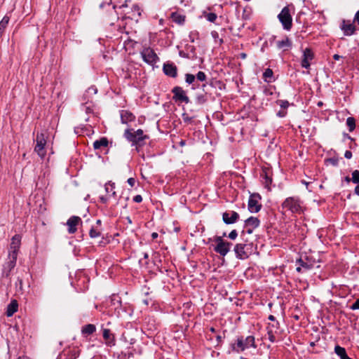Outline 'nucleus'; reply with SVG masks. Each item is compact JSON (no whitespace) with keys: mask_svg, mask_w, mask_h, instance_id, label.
Here are the masks:
<instances>
[{"mask_svg":"<svg viewBox=\"0 0 359 359\" xmlns=\"http://www.w3.org/2000/svg\"><path fill=\"white\" fill-rule=\"evenodd\" d=\"M128 222L129 223H131V220L130 219V218H129V217H128Z\"/></svg>","mask_w":359,"mask_h":359,"instance_id":"nucleus-62","label":"nucleus"},{"mask_svg":"<svg viewBox=\"0 0 359 359\" xmlns=\"http://www.w3.org/2000/svg\"><path fill=\"white\" fill-rule=\"evenodd\" d=\"M21 244V236L18 234L15 235L11 238L9 252H15L18 255Z\"/></svg>","mask_w":359,"mask_h":359,"instance_id":"nucleus-16","label":"nucleus"},{"mask_svg":"<svg viewBox=\"0 0 359 359\" xmlns=\"http://www.w3.org/2000/svg\"><path fill=\"white\" fill-rule=\"evenodd\" d=\"M141 55L143 60L149 65L155 64L158 59L157 55L151 48H144L141 52Z\"/></svg>","mask_w":359,"mask_h":359,"instance_id":"nucleus-9","label":"nucleus"},{"mask_svg":"<svg viewBox=\"0 0 359 359\" xmlns=\"http://www.w3.org/2000/svg\"><path fill=\"white\" fill-rule=\"evenodd\" d=\"M252 247L247 243H238L234 247V252L236 257L240 259H244L249 257L251 253Z\"/></svg>","mask_w":359,"mask_h":359,"instance_id":"nucleus-6","label":"nucleus"},{"mask_svg":"<svg viewBox=\"0 0 359 359\" xmlns=\"http://www.w3.org/2000/svg\"><path fill=\"white\" fill-rule=\"evenodd\" d=\"M172 92L173 93V99L175 101H180L181 102L189 103V98L187 96L185 91L179 86L175 87Z\"/></svg>","mask_w":359,"mask_h":359,"instance_id":"nucleus-11","label":"nucleus"},{"mask_svg":"<svg viewBox=\"0 0 359 359\" xmlns=\"http://www.w3.org/2000/svg\"><path fill=\"white\" fill-rule=\"evenodd\" d=\"M283 212L289 211L292 214L300 215L304 212L303 201L299 197L290 196L286 198L281 204Z\"/></svg>","mask_w":359,"mask_h":359,"instance_id":"nucleus-1","label":"nucleus"},{"mask_svg":"<svg viewBox=\"0 0 359 359\" xmlns=\"http://www.w3.org/2000/svg\"><path fill=\"white\" fill-rule=\"evenodd\" d=\"M144 257L145 259L148 258V254H147V253H144Z\"/></svg>","mask_w":359,"mask_h":359,"instance_id":"nucleus-58","label":"nucleus"},{"mask_svg":"<svg viewBox=\"0 0 359 359\" xmlns=\"http://www.w3.org/2000/svg\"><path fill=\"white\" fill-rule=\"evenodd\" d=\"M205 17L209 22H214L217 20V15L214 13H208L205 14Z\"/></svg>","mask_w":359,"mask_h":359,"instance_id":"nucleus-32","label":"nucleus"},{"mask_svg":"<svg viewBox=\"0 0 359 359\" xmlns=\"http://www.w3.org/2000/svg\"><path fill=\"white\" fill-rule=\"evenodd\" d=\"M18 359H26L25 358H22V357H19Z\"/></svg>","mask_w":359,"mask_h":359,"instance_id":"nucleus-64","label":"nucleus"},{"mask_svg":"<svg viewBox=\"0 0 359 359\" xmlns=\"http://www.w3.org/2000/svg\"><path fill=\"white\" fill-rule=\"evenodd\" d=\"M341 57L340 55H337V54H335L333 55V58L335 60H339V58Z\"/></svg>","mask_w":359,"mask_h":359,"instance_id":"nucleus-55","label":"nucleus"},{"mask_svg":"<svg viewBox=\"0 0 359 359\" xmlns=\"http://www.w3.org/2000/svg\"><path fill=\"white\" fill-rule=\"evenodd\" d=\"M88 102H86V104L83 106V108L82 109L86 111V114H90L93 112V105L90 104H88Z\"/></svg>","mask_w":359,"mask_h":359,"instance_id":"nucleus-35","label":"nucleus"},{"mask_svg":"<svg viewBox=\"0 0 359 359\" xmlns=\"http://www.w3.org/2000/svg\"><path fill=\"white\" fill-rule=\"evenodd\" d=\"M196 78L200 81H204L206 79V75L203 72H198Z\"/></svg>","mask_w":359,"mask_h":359,"instance_id":"nucleus-39","label":"nucleus"},{"mask_svg":"<svg viewBox=\"0 0 359 359\" xmlns=\"http://www.w3.org/2000/svg\"><path fill=\"white\" fill-rule=\"evenodd\" d=\"M272 182V180L271 178H270L267 175L266 173L264 174V186L265 187L269 189V186L270 184H271Z\"/></svg>","mask_w":359,"mask_h":359,"instance_id":"nucleus-40","label":"nucleus"},{"mask_svg":"<svg viewBox=\"0 0 359 359\" xmlns=\"http://www.w3.org/2000/svg\"><path fill=\"white\" fill-rule=\"evenodd\" d=\"M279 21L281 22L283 28L290 30L292 25V18L288 6H285L278 15Z\"/></svg>","mask_w":359,"mask_h":359,"instance_id":"nucleus-3","label":"nucleus"},{"mask_svg":"<svg viewBox=\"0 0 359 359\" xmlns=\"http://www.w3.org/2000/svg\"><path fill=\"white\" fill-rule=\"evenodd\" d=\"M313 58V53L310 48H306L303 52V57L302 60V67L309 69L310 67V61Z\"/></svg>","mask_w":359,"mask_h":359,"instance_id":"nucleus-14","label":"nucleus"},{"mask_svg":"<svg viewBox=\"0 0 359 359\" xmlns=\"http://www.w3.org/2000/svg\"><path fill=\"white\" fill-rule=\"evenodd\" d=\"M90 236L93 238H97L100 236V232L94 228H92L89 232Z\"/></svg>","mask_w":359,"mask_h":359,"instance_id":"nucleus-36","label":"nucleus"},{"mask_svg":"<svg viewBox=\"0 0 359 359\" xmlns=\"http://www.w3.org/2000/svg\"><path fill=\"white\" fill-rule=\"evenodd\" d=\"M128 184L131 187H133L135 184V179L133 178V177H130L129 179H128L127 180Z\"/></svg>","mask_w":359,"mask_h":359,"instance_id":"nucleus-44","label":"nucleus"},{"mask_svg":"<svg viewBox=\"0 0 359 359\" xmlns=\"http://www.w3.org/2000/svg\"><path fill=\"white\" fill-rule=\"evenodd\" d=\"M291 45L292 43L287 37L276 42V46L279 49L287 50Z\"/></svg>","mask_w":359,"mask_h":359,"instance_id":"nucleus-22","label":"nucleus"},{"mask_svg":"<svg viewBox=\"0 0 359 359\" xmlns=\"http://www.w3.org/2000/svg\"><path fill=\"white\" fill-rule=\"evenodd\" d=\"M263 76L266 80L267 79H271L273 76V71L271 69L268 68L264 72Z\"/></svg>","mask_w":359,"mask_h":359,"instance_id":"nucleus-38","label":"nucleus"},{"mask_svg":"<svg viewBox=\"0 0 359 359\" xmlns=\"http://www.w3.org/2000/svg\"><path fill=\"white\" fill-rule=\"evenodd\" d=\"M341 28L346 36H351L353 34L355 31V27L353 24L350 22L346 23L345 21H343Z\"/></svg>","mask_w":359,"mask_h":359,"instance_id":"nucleus-18","label":"nucleus"},{"mask_svg":"<svg viewBox=\"0 0 359 359\" xmlns=\"http://www.w3.org/2000/svg\"><path fill=\"white\" fill-rule=\"evenodd\" d=\"M344 157L347 159H350L352 157V153L350 151H346L344 154Z\"/></svg>","mask_w":359,"mask_h":359,"instance_id":"nucleus-46","label":"nucleus"},{"mask_svg":"<svg viewBox=\"0 0 359 359\" xmlns=\"http://www.w3.org/2000/svg\"><path fill=\"white\" fill-rule=\"evenodd\" d=\"M46 144V138L43 133H38L36 137V146L34 151L41 158H43L46 154L45 146Z\"/></svg>","mask_w":359,"mask_h":359,"instance_id":"nucleus-5","label":"nucleus"},{"mask_svg":"<svg viewBox=\"0 0 359 359\" xmlns=\"http://www.w3.org/2000/svg\"><path fill=\"white\" fill-rule=\"evenodd\" d=\"M132 14L129 16L132 20L137 21V18L141 15V9L138 5L134 4L131 8Z\"/></svg>","mask_w":359,"mask_h":359,"instance_id":"nucleus-24","label":"nucleus"},{"mask_svg":"<svg viewBox=\"0 0 359 359\" xmlns=\"http://www.w3.org/2000/svg\"><path fill=\"white\" fill-rule=\"evenodd\" d=\"M269 319L270 320H274L275 318H274V316H273L270 315V316H269Z\"/></svg>","mask_w":359,"mask_h":359,"instance_id":"nucleus-56","label":"nucleus"},{"mask_svg":"<svg viewBox=\"0 0 359 359\" xmlns=\"http://www.w3.org/2000/svg\"><path fill=\"white\" fill-rule=\"evenodd\" d=\"M345 180L349 182L351 180V179H350L348 177H346Z\"/></svg>","mask_w":359,"mask_h":359,"instance_id":"nucleus-57","label":"nucleus"},{"mask_svg":"<svg viewBox=\"0 0 359 359\" xmlns=\"http://www.w3.org/2000/svg\"><path fill=\"white\" fill-rule=\"evenodd\" d=\"M121 119L123 123H128L135 119V116L127 110H122L121 111Z\"/></svg>","mask_w":359,"mask_h":359,"instance_id":"nucleus-19","label":"nucleus"},{"mask_svg":"<svg viewBox=\"0 0 359 359\" xmlns=\"http://www.w3.org/2000/svg\"><path fill=\"white\" fill-rule=\"evenodd\" d=\"M351 181L355 184L359 183V170H355L352 172Z\"/></svg>","mask_w":359,"mask_h":359,"instance_id":"nucleus-33","label":"nucleus"},{"mask_svg":"<svg viewBox=\"0 0 359 359\" xmlns=\"http://www.w3.org/2000/svg\"><path fill=\"white\" fill-rule=\"evenodd\" d=\"M111 332L109 329H104L103 330V338L107 340V344H111Z\"/></svg>","mask_w":359,"mask_h":359,"instance_id":"nucleus-31","label":"nucleus"},{"mask_svg":"<svg viewBox=\"0 0 359 359\" xmlns=\"http://www.w3.org/2000/svg\"><path fill=\"white\" fill-rule=\"evenodd\" d=\"M239 218V215L234 211L225 212L222 215V219L226 224L235 223Z\"/></svg>","mask_w":359,"mask_h":359,"instance_id":"nucleus-15","label":"nucleus"},{"mask_svg":"<svg viewBox=\"0 0 359 359\" xmlns=\"http://www.w3.org/2000/svg\"><path fill=\"white\" fill-rule=\"evenodd\" d=\"M351 309L352 310H357L359 309V299H357L351 306Z\"/></svg>","mask_w":359,"mask_h":359,"instance_id":"nucleus-43","label":"nucleus"},{"mask_svg":"<svg viewBox=\"0 0 359 359\" xmlns=\"http://www.w3.org/2000/svg\"><path fill=\"white\" fill-rule=\"evenodd\" d=\"M297 271H299V272H300V271H301V268H300V267H297Z\"/></svg>","mask_w":359,"mask_h":359,"instance_id":"nucleus-60","label":"nucleus"},{"mask_svg":"<svg viewBox=\"0 0 359 359\" xmlns=\"http://www.w3.org/2000/svg\"><path fill=\"white\" fill-rule=\"evenodd\" d=\"M237 236L238 233L236 230H232L229 234V238L231 240H234L236 238Z\"/></svg>","mask_w":359,"mask_h":359,"instance_id":"nucleus-42","label":"nucleus"},{"mask_svg":"<svg viewBox=\"0 0 359 359\" xmlns=\"http://www.w3.org/2000/svg\"><path fill=\"white\" fill-rule=\"evenodd\" d=\"M277 104L283 109H286L290 105L288 101L283 100H278Z\"/></svg>","mask_w":359,"mask_h":359,"instance_id":"nucleus-37","label":"nucleus"},{"mask_svg":"<svg viewBox=\"0 0 359 359\" xmlns=\"http://www.w3.org/2000/svg\"><path fill=\"white\" fill-rule=\"evenodd\" d=\"M171 18L173 22L180 25L184 23L185 20V16L180 15L177 13H172Z\"/></svg>","mask_w":359,"mask_h":359,"instance_id":"nucleus-27","label":"nucleus"},{"mask_svg":"<svg viewBox=\"0 0 359 359\" xmlns=\"http://www.w3.org/2000/svg\"><path fill=\"white\" fill-rule=\"evenodd\" d=\"M210 331L213 332H215V329L213 327H211Z\"/></svg>","mask_w":359,"mask_h":359,"instance_id":"nucleus-61","label":"nucleus"},{"mask_svg":"<svg viewBox=\"0 0 359 359\" xmlns=\"http://www.w3.org/2000/svg\"><path fill=\"white\" fill-rule=\"evenodd\" d=\"M64 353L67 355L66 359H76L80 354L79 350L76 348L69 349L68 351L65 350Z\"/></svg>","mask_w":359,"mask_h":359,"instance_id":"nucleus-23","label":"nucleus"},{"mask_svg":"<svg viewBox=\"0 0 359 359\" xmlns=\"http://www.w3.org/2000/svg\"><path fill=\"white\" fill-rule=\"evenodd\" d=\"M302 183H303V184H306V186H308V185H309V183H308V182H305V181H302Z\"/></svg>","mask_w":359,"mask_h":359,"instance_id":"nucleus-59","label":"nucleus"},{"mask_svg":"<svg viewBox=\"0 0 359 359\" xmlns=\"http://www.w3.org/2000/svg\"><path fill=\"white\" fill-rule=\"evenodd\" d=\"M107 146L108 140L106 137H102L101 139L93 142V148L95 149H99L101 147H107Z\"/></svg>","mask_w":359,"mask_h":359,"instance_id":"nucleus-26","label":"nucleus"},{"mask_svg":"<svg viewBox=\"0 0 359 359\" xmlns=\"http://www.w3.org/2000/svg\"><path fill=\"white\" fill-rule=\"evenodd\" d=\"M299 262L302 263V264H301V266H302V267H304V268H306V269H309V266H308L306 263H304V262H302L301 259H299Z\"/></svg>","mask_w":359,"mask_h":359,"instance_id":"nucleus-51","label":"nucleus"},{"mask_svg":"<svg viewBox=\"0 0 359 359\" xmlns=\"http://www.w3.org/2000/svg\"><path fill=\"white\" fill-rule=\"evenodd\" d=\"M163 69L167 76L172 78H175L177 76V67L172 63L164 64Z\"/></svg>","mask_w":359,"mask_h":359,"instance_id":"nucleus-17","label":"nucleus"},{"mask_svg":"<svg viewBox=\"0 0 359 359\" xmlns=\"http://www.w3.org/2000/svg\"><path fill=\"white\" fill-rule=\"evenodd\" d=\"M261 196L259 194H252L248 201V210L251 212H257L260 210L262 205L260 203Z\"/></svg>","mask_w":359,"mask_h":359,"instance_id":"nucleus-8","label":"nucleus"},{"mask_svg":"<svg viewBox=\"0 0 359 359\" xmlns=\"http://www.w3.org/2000/svg\"><path fill=\"white\" fill-rule=\"evenodd\" d=\"M104 189L107 194V196H100V200L102 203H106L111 197H116L115 184L111 181L107 182L104 185Z\"/></svg>","mask_w":359,"mask_h":359,"instance_id":"nucleus-10","label":"nucleus"},{"mask_svg":"<svg viewBox=\"0 0 359 359\" xmlns=\"http://www.w3.org/2000/svg\"><path fill=\"white\" fill-rule=\"evenodd\" d=\"M18 255L15 252H8L9 262L7 263L8 271H11L16 264Z\"/></svg>","mask_w":359,"mask_h":359,"instance_id":"nucleus-21","label":"nucleus"},{"mask_svg":"<svg viewBox=\"0 0 359 359\" xmlns=\"http://www.w3.org/2000/svg\"><path fill=\"white\" fill-rule=\"evenodd\" d=\"M286 114V112L280 111L277 115L280 117H284Z\"/></svg>","mask_w":359,"mask_h":359,"instance_id":"nucleus-49","label":"nucleus"},{"mask_svg":"<svg viewBox=\"0 0 359 359\" xmlns=\"http://www.w3.org/2000/svg\"><path fill=\"white\" fill-rule=\"evenodd\" d=\"M355 193L358 196H359V184H358L355 188Z\"/></svg>","mask_w":359,"mask_h":359,"instance_id":"nucleus-53","label":"nucleus"},{"mask_svg":"<svg viewBox=\"0 0 359 359\" xmlns=\"http://www.w3.org/2000/svg\"><path fill=\"white\" fill-rule=\"evenodd\" d=\"M260 222L257 217H250L245 221V225L246 228V233L251 234L254 229L259 226Z\"/></svg>","mask_w":359,"mask_h":359,"instance_id":"nucleus-12","label":"nucleus"},{"mask_svg":"<svg viewBox=\"0 0 359 359\" xmlns=\"http://www.w3.org/2000/svg\"><path fill=\"white\" fill-rule=\"evenodd\" d=\"M158 236V233H157L156 232H153V233H151V238H152L153 239H156V238H157Z\"/></svg>","mask_w":359,"mask_h":359,"instance_id":"nucleus-52","label":"nucleus"},{"mask_svg":"<svg viewBox=\"0 0 359 359\" xmlns=\"http://www.w3.org/2000/svg\"><path fill=\"white\" fill-rule=\"evenodd\" d=\"M96 330V327L93 324H88L82 327L81 332L83 334H91Z\"/></svg>","mask_w":359,"mask_h":359,"instance_id":"nucleus-28","label":"nucleus"},{"mask_svg":"<svg viewBox=\"0 0 359 359\" xmlns=\"http://www.w3.org/2000/svg\"><path fill=\"white\" fill-rule=\"evenodd\" d=\"M196 76L191 74H185V81L188 84H191L195 81Z\"/></svg>","mask_w":359,"mask_h":359,"instance_id":"nucleus-34","label":"nucleus"},{"mask_svg":"<svg viewBox=\"0 0 359 359\" xmlns=\"http://www.w3.org/2000/svg\"><path fill=\"white\" fill-rule=\"evenodd\" d=\"M18 302L15 299L12 300L11 303L7 306L6 316L8 317L12 316L18 311Z\"/></svg>","mask_w":359,"mask_h":359,"instance_id":"nucleus-20","label":"nucleus"},{"mask_svg":"<svg viewBox=\"0 0 359 359\" xmlns=\"http://www.w3.org/2000/svg\"><path fill=\"white\" fill-rule=\"evenodd\" d=\"M81 222L79 217L72 216L67 222V226H68V232L69 233H74L77 230L78 224Z\"/></svg>","mask_w":359,"mask_h":359,"instance_id":"nucleus-13","label":"nucleus"},{"mask_svg":"<svg viewBox=\"0 0 359 359\" xmlns=\"http://www.w3.org/2000/svg\"><path fill=\"white\" fill-rule=\"evenodd\" d=\"M197 100L199 103H203L205 101L203 95L198 96Z\"/></svg>","mask_w":359,"mask_h":359,"instance_id":"nucleus-47","label":"nucleus"},{"mask_svg":"<svg viewBox=\"0 0 359 359\" xmlns=\"http://www.w3.org/2000/svg\"><path fill=\"white\" fill-rule=\"evenodd\" d=\"M334 352L341 359H352L347 355L345 348L340 346H335Z\"/></svg>","mask_w":359,"mask_h":359,"instance_id":"nucleus-25","label":"nucleus"},{"mask_svg":"<svg viewBox=\"0 0 359 359\" xmlns=\"http://www.w3.org/2000/svg\"><path fill=\"white\" fill-rule=\"evenodd\" d=\"M251 347H256L255 337L253 336H248L245 338L243 337H238L236 343L232 345L233 351L237 353L244 351Z\"/></svg>","mask_w":359,"mask_h":359,"instance_id":"nucleus-2","label":"nucleus"},{"mask_svg":"<svg viewBox=\"0 0 359 359\" xmlns=\"http://www.w3.org/2000/svg\"><path fill=\"white\" fill-rule=\"evenodd\" d=\"M93 93V94H96L97 93V89L95 88V87H90L89 88L86 93L83 95V100H86V97L87 96V94H89V93Z\"/></svg>","mask_w":359,"mask_h":359,"instance_id":"nucleus-41","label":"nucleus"},{"mask_svg":"<svg viewBox=\"0 0 359 359\" xmlns=\"http://www.w3.org/2000/svg\"><path fill=\"white\" fill-rule=\"evenodd\" d=\"M125 137L133 144H138L141 141L147 138V135H144V132L141 129L132 132V130L127 129L124 133Z\"/></svg>","mask_w":359,"mask_h":359,"instance_id":"nucleus-4","label":"nucleus"},{"mask_svg":"<svg viewBox=\"0 0 359 359\" xmlns=\"http://www.w3.org/2000/svg\"><path fill=\"white\" fill-rule=\"evenodd\" d=\"M268 334H269V340L273 342L275 341L274 335L271 333V332H269Z\"/></svg>","mask_w":359,"mask_h":359,"instance_id":"nucleus-48","label":"nucleus"},{"mask_svg":"<svg viewBox=\"0 0 359 359\" xmlns=\"http://www.w3.org/2000/svg\"><path fill=\"white\" fill-rule=\"evenodd\" d=\"M97 224H100V223H101V221H100V219H98V220L97 221Z\"/></svg>","mask_w":359,"mask_h":359,"instance_id":"nucleus-63","label":"nucleus"},{"mask_svg":"<svg viewBox=\"0 0 359 359\" xmlns=\"http://www.w3.org/2000/svg\"><path fill=\"white\" fill-rule=\"evenodd\" d=\"M9 22V18L8 16H4L1 21L0 22V35L2 34L4 32L5 28L6 27L7 25Z\"/></svg>","mask_w":359,"mask_h":359,"instance_id":"nucleus-30","label":"nucleus"},{"mask_svg":"<svg viewBox=\"0 0 359 359\" xmlns=\"http://www.w3.org/2000/svg\"><path fill=\"white\" fill-rule=\"evenodd\" d=\"M346 125L348 127V130L352 132L355 128V121L353 117H348L346 119Z\"/></svg>","mask_w":359,"mask_h":359,"instance_id":"nucleus-29","label":"nucleus"},{"mask_svg":"<svg viewBox=\"0 0 359 359\" xmlns=\"http://www.w3.org/2000/svg\"><path fill=\"white\" fill-rule=\"evenodd\" d=\"M355 20L358 22L359 25V11L356 13L355 15Z\"/></svg>","mask_w":359,"mask_h":359,"instance_id":"nucleus-50","label":"nucleus"},{"mask_svg":"<svg viewBox=\"0 0 359 359\" xmlns=\"http://www.w3.org/2000/svg\"><path fill=\"white\" fill-rule=\"evenodd\" d=\"M133 201L135 202V203H140L142 201V196L140 195H136L134 198H133Z\"/></svg>","mask_w":359,"mask_h":359,"instance_id":"nucleus-45","label":"nucleus"},{"mask_svg":"<svg viewBox=\"0 0 359 359\" xmlns=\"http://www.w3.org/2000/svg\"><path fill=\"white\" fill-rule=\"evenodd\" d=\"M217 243L216 246L214 248V250L219 253L220 255L224 257L229 252L231 243L224 241L222 237L217 236L215 238Z\"/></svg>","mask_w":359,"mask_h":359,"instance_id":"nucleus-7","label":"nucleus"},{"mask_svg":"<svg viewBox=\"0 0 359 359\" xmlns=\"http://www.w3.org/2000/svg\"><path fill=\"white\" fill-rule=\"evenodd\" d=\"M240 57H241L242 59H245V58H246V57H247V55H246V53H241L240 54Z\"/></svg>","mask_w":359,"mask_h":359,"instance_id":"nucleus-54","label":"nucleus"}]
</instances>
